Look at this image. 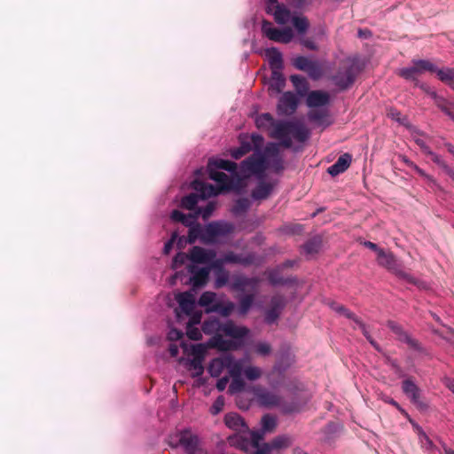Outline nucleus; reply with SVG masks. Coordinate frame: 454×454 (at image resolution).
Here are the masks:
<instances>
[{
  "label": "nucleus",
  "instance_id": "obj_45",
  "mask_svg": "<svg viewBox=\"0 0 454 454\" xmlns=\"http://www.w3.org/2000/svg\"><path fill=\"white\" fill-rule=\"evenodd\" d=\"M254 350L260 356H268L272 352V347L267 341H257L254 345Z\"/></svg>",
  "mask_w": 454,
  "mask_h": 454
},
{
  "label": "nucleus",
  "instance_id": "obj_52",
  "mask_svg": "<svg viewBox=\"0 0 454 454\" xmlns=\"http://www.w3.org/2000/svg\"><path fill=\"white\" fill-rule=\"evenodd\" d=\"M232 380L229 386V393L235 394L242 391L245 388V382L241 376H231Z\"/></svg>",
  "mask_w": 454,
  "mask_h": 454
},
{
  "label": "nucleus",
  "instance_id": "obj_17",
  "mask_svg": "<svg viewBox=\"0 0 454 454\" xmlns=\"http://www.w3.org/2000/svg\"><path fill=\"white\" fill-rule=\"evenodd\" d=\"M215 256V252L207 251L200 247H193L189 254V260L191 264L195 263H207L210 262Z\"/></svg>",
  "mask_w": 454,
  "mask_h": 454
},
{
  "label": "nucleus",
  "instance_id": "obj_57",
  "mask_svg": "<svg viewBox=\"0 0 454 454\" xmlns=\"http://www.w3.org/2000/svg\"><path fill=\"white\" fill-rule=\"evenodd\" d=\"M416 86L424 90L427 94H428L435 102V105L438 104V99H443L444 98L437 95L436 91L433 90L430 86L424 82H417Z\"/></svg>",
  "mask_w": 454,
  "mask_h": 454
},
{
  "label": "nucleus",
  "instance_id": "obj_31",
  "mask_svg": "<svg viewBox=\"0 0 454 454\" xmlns=\"http://www.w3.org/2000/svg\"><path fill=\"white\" fill-rule=\"evenodd\" d=\"M174 222L182 223L184 226L191 227L197 223V215L184 214L179 210H173L170 215Z\"/></svg>",
  "mask_w": 454,
  "mask_h": 454
},
{
  "label": "nucleus",
  "instance_id": "obj_54",
  "mask_svg": "<svg viewBox=\"0 0 454 454\" xmlns=\"http://www.w3.org/2000/svg\"><path fill=\"white\" fill-rule=\"evenodd\" d=\"M244 375L249 380H255L262 375V369L257 366H247L244 368Z\"/></svg>",
  "mask_w": 454,
  "mask_h": 454
},
{
  "label": "nucleus",
  "instance_id": "obj_30",
  "mask_svg": "<svg viewBox=\"0 0 454 454\" xmlns=\"http://www.w3.org/2000/svg\"><path fill=\"white\" fill-rule=\"evenodd\" d=\"M234 303L231 301H218L212 304L211 307L206 309L207 313H219L222 316L228 317L234 309Z\"/></svg>",
  "mask_w": 454,
  "mask_h": 454
},
{
  "label": "nucleus",
  "instance_id": "obj_6",
  "mask_svg": "<svg viewBox=\"0 0 454 454\" xmlns=\"http://www.w3.org/2000/svg\"><path fill=\"white\" fill-rule=\"evenodd\" d=\"M377 262L379 265L387 269L399 278L406 281L407 283L412 284L419 287H422V282L412 277L408 272L404 271L395 256L391 252L385 251L384 249L379 251V254L377 255Z\"/></svg>",
  "mask_w": 454,
  "mask_h": 454
},
{
  "label": "nucleus",
  "instance_id": "obj_18",
  "mask_svg": "<svg viewBox=\"0 0 454 454\" xmlns=\"http://www.w3.org/2000/svg\"><path fill=\"white\" fill-rule=\"evenodd\" d=\"M277 182L260 181L252 191L251 197L254 200H266L272 192Z\"/></svg>",
  "mask_w": 454,
  "mask_h": 454
},
{
  "label": "nucleus",
  "instance_id": "obj_15",
  "mask_svg": "<svg viewBox=\"0 0 454 454\" xmlns=\"http://www.w3.org/2000/svg\"><path fill=\"white\" fill-rule=\"evenodd\" d=\"M256 256L254 254H247L246 255L239 254L234 252H227L220 259L223 263H235L243 266H248L255 262Z\"/></svg>",
  "mask_w": 454,
  "mask_h": 454
},
{
  "label": "nucleus",
  "instance_id": "obj_33",
  "mask_svg": "<svg viewBox=\"0 0 454 454\" xmlns=\"http://www.w3.org/2000/svg\"><path fill=\"white\" fill-rule=\"evenodd\" d=\"M223 324L219 319L214 317L206 320L202 324V331L206 334H218L223 332Z\"/></svg>",
  "mask_w": 454,
  "mask_h": 454
},
{
  "label": "nucleus",
  "instance_id": "obj_26",
  "mask_svg": "<svg viewBox=\"0 0 454 454\" xmlns=\"http://www.w3.org/2000/svg\"><path fill=\"white\" fill-rule=\"evenodd\" d=\"M225 425L235 431H247L248 427L240 415L237 413H228L224 417Z\"/></svg>",
  "mask_w": 454,
  "mask_h": 454
},
{
  "label": "nucleus",
  "instance_id": "obj_7",
  "mask_svg": "<svg viewBox=\"0 0 454 454\" xmlns=\"http://www.w3.org/2000/svg\"><path fill=\"white\" fill-rule=\"evenodd\" d=\"M234 230V225L226 221L211 222L204 227L203 242L215 243L219 239L224 238Z\"/></svg>",
  "mask_w": 454,
  "mask_h": 454
},
{
  "label": "nucleus",
  "instance_id": "obj_42",
  "mask_svg": "<svg viewBox=\"0 0 454 454\" xmlns=\"http://www.w3.org/2000/svg\"><path fill=\"white\" fill-rule=\"evenodd\" d=\"M254 294H248L243 295L239 299V313L240 315H246L250 309L252 308L254 301Z\"/></svg>",
  "mask_w": 454,
  "mask_h": 454
},
{
  "label": "nucleus",
  "instance_id": "obj_61",
  "mask_svg": "<svg viewBox=\"0 0 454 454\" xmlns=\"http://www.w3.org/2000/svg\"><path fill=\"white\" fill-rule=\"evenodd\" d=\"M215 210V204L213 202H208L206 207H199L195 212L197 216L201 215L204 220L207 219Z\"/></svg>",
  "mask_w": 454,
  "mask_h": 454
},
{
  "label": "nucleus",
  "instance_id": "obj_60",
  "mask_svg": "<svg viewBox=\"0 0 454 454\" xmlns=\"http://www.w3.org/2000/svg\"><path fill=\"white\" fill-rule=\"evenodd\" d=\"M331 308L337 313L343 315L348 318L353 319L356 323V321H359L348 309H346L342 305L333 302L331 304Z\"/></svg>",
  "mask_w": 454,
  "mask_h": 454
},
{
  "label": "nucleus",
  "instance_id": "obj_5",
  "mask_svg": "<svg viewBox=\"0 0 454 454\" xmlns=\"http://www.w3.org/2000/svg\"><path fill=\"white\" fill-rule=\"evenodd\" d=\"M168 444L172 448H182L187 454H202L198 435L189 428L169 435Z\"/></svg>",
  "mask_w": 454,
  "mask_h": 454
},
{
  "label": "nucleus",
  "instance_id": "obj_63",
  "mask_svg": "<svg viewBox=\"0 0 454 454\" xmlns=\"http://www.w3.org/2000/svg\"><path fill=\"white\" fill-rule=\"evenodd\" d=\"M248 140L250 141L252 145V149L254 148L255 152H261L260 149L263 145L264 138L260 134H252L250 137H248Z\"/></svg>",
  "mask_w": 454,
  "mask_h": 454
},
{
  "label": "nucleus",
  "instance_id": "obj_32",
  "mask_svg": "<svg viewBox=\"0 0 454 454\" xmlns=\"http://www.w3.org/2000/svg\"><path fill=\"white\" fill-rule=\"evenodd\" d=\"M224 370H226L225 354L214 358L208 366V372L215 378L219 377Z\"/></svg>",
  "mask_w": 454,
  "mask_h": 454
},
{
  "label": "nucleus",
  "instance_id": "obj_34",
  "mask_svg": "<svg viewBox=\"0 0 454 454\" xmlns=\"http://www.w3.org/2000/svg\"><path fill=\"white\" fill-rule=\"evenodd\" d=\"M209 342L212 347L223 351H227L236 347L233 341L224 340L220 333L213 335Z\"/></svg>",
  "mask_w": 454,
  "mask_h": 454
},
{
  "label": "nucleus",
  "instance_id": "obj_55",
  "mask_svg": "<svg viewBox=\"0 0 454 454\" xmlns=\"http://www.w3.org/2000/svg\"><path fill=\"white\" fill-rule=\"evenodd\" d=\"M248 278L246 276H238L234 278L232 286L235 290L244 292L248 287Z\"/></svg>",
  "mask_w": 454,
  "mask_h": 454
},
{
  "label": "nucleus",
  "instance_id": "obj_37",
  "mask_svg": "<svg viewBox=\"0 0 454 454\" xmlns=\"http://www.w3.org/2000/svg\"><path fill=\"white\" fill-rule=\"evenodd\" d=\"M272 450L286 449L293 443V438L287 434H282L275 437L269 442Z\"/></svg>",
  "mask_w": 454,
  "mask_h": 454
},
{
  "label": "nucleus",
  "instance_id": "obj_64",
  "mask_svg": "<svg viewBox=\"0 0 454 454\" xmlns=\"http://www.w3.org/2000/svg\"><path fill=\"white\" fill-rule=\"evenodd\" d=\"M186 334L189 337V339L193 340H199L201 339L202 336L200 330L195 325H192V324H187Z\"/></svg>",
  "mask_w": 454,
  "mask_h": 454
},
{
  "label": "nucleus",
  "instance_id": "obj_21",
  "mask_svg": "<svg viewBox=\"0 0 454 454\" xmlns=\"http://www.w3.org/2000/svg\"><path fill=\"white\" fill-rule=\"evenodd\" d=\"M307 106L309 107L325 106L330 102V96L323 90H312L307 96Z\"/></svg>",
  "mask_w": 454,
  "mask_h": 454
},
{
  "label": "nucleus",
  "instance_id": "obj_2",
  "mask_svg": "<svg viewBox=\"0 0 454 454\" xmlns=\"http://www.w3.org/2000/svg\"><path fill=\"white\" fill-rule=\"evenodd\" d=\"M267 168L276 173H280L284 169L283 158L278 145L275 143H269L262 153L254 152L244 160L238 167V174L241 181L253 175L261 178Z\"/></svg>",
  "mask_w": 454,
  "mask_h": 454
},
{
  "label": "nucleus",
  "instance_id": "obj_46",
  "mask_svg": "<svg viewBox=\"0 0 454 454\" xmlns=\"http://www.w3.org/2000/svg\"><path fill=\"white\" fill-rule=\"evenodd\" d=\"M189 370L191 371L193 378L202 375L204 367L202 360L200 357H195L189 362Z\"/></svg>",
  "mask_w": 454,
  "mask_h": 454
},
{
  "label": "nucleus",
  "instance_id": "obj_8",
  "mask_svg": "<svg viewBox=\"0 0 454 454\" xmlns=\"http://www.w3.org/2000/svg\"><path fill=\"white\" fill-rule=\"evenodd\" d=\"M358 73V67L352 63L347 67H340L337 73L332 76V81L340 90H344L354 83Z\"/></svg>",
  "mask_w": 454,
  "mask_h": 454
},
{
  "label": "nucleus",
  "instance_id": "obj_14",
  "mask_svg": "<svg viewBox=\"0 0 454 454\" xmlns=\"http://www.w3.org/2000/svg\"><path fill=\"white\" fill-rule=\"evenodd\" d=\"M299 98L292 91L285 92L278 103V113L280 115H291L298 107Z\"/></svg>",
  "mask_w": 454,
  "mask_h": 454
},
{
  "label": "nucleus",
  "instance_id": "obj_40",
  "mask_svg": "<svg viewBox=\"0 0 454 454\" xmlns=\"http://www.w3.org/2000/svg\"><path fill=\"white\" fill-rule=\"evenodd\" d=\"M398 74L404 78L405 80H410L415 82V84L417 82H419L417 77L419 74H420L419 70L418 68V66L416 64H413L411 67H403L398 71Z\"/></svg>",
  "mask_w": 454,
  "mask_h": 454
},
{
  "label": "nucleus",
  "instance_id": "obj_53",
  "mask_svg": "<svg viewBox=\"0 0 454 454\" xmlns=\"http://www.w3.org/2000/svg\"><path fill=\"white\" fill-rule=\"evenodd\" d=\"M412 64H416L418 66V68H419L420 74H422L425 71L435 73L437 70V67L428 60H425V59L413 60Z\"/></svg>",
  "mask_w": 454,
  "mask_h": 454
},
{
  "label": "nucleus",
  "instance_id": "obj_44",
  "mask_svg": "<svg viewBox=\"0 0 454 454\" xmlns=\"http://www.w3.org/2000/svg\"><path fill=\"white\" fill-rule=\"evenodd\" d=\"M436 74L438 78L450 85L452 82H454V69L446 67V68H438L436 70Z\"/></svg>",
  "mask_w": 454,
  "mask_h": 454
},
{
  "label": "nucleus",
  "instance_id": "obj_25",
  "mask_svg": "<svg viewBox=\"0 0 454 454\" xmlns=\"http://www.w3.org/2000/svg\"><path fill=\"white\" fill-rule=\"evenodd\" d=\"M176 301L181 310L185 314L190 315L193 311L195 300L192 294L189 292L180 293L176 296Z\"/></svg>",
  "mask_w": 454,
  "mask_h": 454
},
{
  "label": "nucleus",
  "instance_id": "obj_38",
  "mask_svg": "<svg viewBox=\"0 0 454 454\" xmlns=\"http://www.w3.org/2000/svg\"><path fill=\"white\" fill-rule=\"evenodd\" d=\"M203 235H204V227H202L200 223H196L192 226L189 227L188 237L187 239H183L184 242L192 244L198 239L203 242Z\"/></svg>",
  "mask_w": 454,
  "mask_h": 454
},
{
  "label": "nucleus",
  "instance_id": "obj_36",
  "mask_svg": "<svg viewBox=\"0 0 454 454\" xmlns=\"http://www.w3.org/2000/svg\"><path fill=\"white\" fill-rule=\"evenodd\" d=\"M290 80L300 96L302 97L307 94L309 84L306 78L299 74H294L290 76Z\"/></svg>",
  "mask_w": 454,
  "mask_h": 454
},
{
  "label": "nucleus",
  "instance_id": "obj_24",
  "mask_svg": "<svg viewBox=\"0 0 454 454\" xmlns=\"http://www.w3.org/2000/svg\"><path fill=\"white\" fill-rule=\"evenodd\" d=\"M226 370L230 376H241L244 372V364L247 361L246 358L235 359L233 356L225 354Z\"/></svg>",
  "mask_w": 454,
  "mask_h": 454
},
{
  "label": "nucleus",
  "instance_id": "obj_9",
  "mask_svg": "<svg viewBox=\"0 0 454 454\" xmlns=\"http://www.w3.org/2000/svg\"><path fill=\"white\" fill-rule=\"evenodd\" d=\"M262 32L263 35L266 36L268 39L281 43H288L294 38V33L292 28L284 27L282 29H279L278 27H275L273 24L268 20L262 21Z\"/></svg>",
  "mask_w": 454,
  "mask_h": 454
},
{
  "label": "nucleus",
  "instance_id": "obj_19",
  "mask_svg": "<svg viewBox=\"0 0 454 454\" xmlns=\"http://www.w3.org/2000/svg\"><path fill=\"white\" fill-rule=\"evenodd\" d=\"M402 388L403 393L410 398L411 402L419 407H422L423 403L420 400V390L411 380L403 381Z\"/></svg>",
  "mask_w": 454,
  "mask_h": 454
},
{
  "label": "nucleus",
  "instance_id": "obj_59",
  "mask_svg": "<svg viewBox=\"0 0 454 454\" xmlns=\"http://www.w3.org/2000/svg\"><path fill=\"white\" fill-rule=\"evenodd\" d=\"M312 60L304 56H297L293 60V65L299 70L306 71Z\"/></svg>",
  "mask_w": 454,
  "mask_h": 454
},
{
  "label": "nucleus",
  "instance_id": "obj_23",
  "mask_svg": "<svg viewBox=\"0 0 454 454\" xmlns=\"http://www.w3.org/2000/svg\"><path fill=\"white\" fill-rule=\"evenodd\" d=\"M216 170L223 169L230 172L231 175L238 173V165L237 163L223 160V159H210L207 164V170Z\"/></svg>",
  "mask_w": 454,
  "mask_h": 454
},
{
  "label": "nucleus",
  "instance_id": "obj_39",
  "mask_svg": "<svg viewBox=\"0 0 454 454\" xmlns=\"http://www.w3.org/2000/svg\"><path fill=\"white\" fill-rule=\"evenodd\" d=\"M308 117L309 121H314L317 124H329V122H326V119L328 117V111L326 109L310 110L308 114Z\"/></svg>",
  "mask_w": 454,
  "mask_h": 454
},
{
  "label": "nucleus",
  "instance_id": "obj_20",
  "mask_svg": "<svg viewBox=\"0 0 454 454\" xmlns=\"http://www.w3.org/2000/svg\"><path fill=\"white\" fill-rule=\"evenodd\" d=\"M222 333L234 340H240L248 335L249 330L245 326H238L233 322L227 321L223 324Z\"/></svg>",
  "mask_w": 454,
  "mask_h": 454
},
{
  "label": "nucleus",
  "instance_id": "obj_50",
  "mask_svg": "<svg viewBox=\"0 0 454 454\" xmlns=\"http://www.w3.org/2000/svg\"><path fill=\"white\" fill-rule=\"evenodd\" d=\"M305 72L314 80L319 79L323 74L322 67L317 61H311Z\"/></svg>",
  "mask_w": 454,
  "mask_h": 454
},
{
  "label": "nucleus",
  "instance_id": "obj_47",
  "mask_svg": "<svg viewBox=\"0 0 454 454\" xmlns=\"http://www.w3.org/2000/svg\"><path fill=\"white\" fill-rule=\"evenodd\" d=\"M215 302H217V301L216 294L214 292H204L199 299V304L206 309L211 307Z\"/></svg>",
  "mask_w": 454,
  "mask_h": 454
},
{
  "label": "nucleus",
  "instance_id": "obj_43",
  "mask_svg": "<svg viewBox=\"0 0 454 454\" xmlns=\"http://www.w3.org/2000/svg\"><path fill=\"white\" fill-rule=\"evenodd\" d=\"M202 199L200 196V192L197 193H190L189 195L184 196L181 200V207L189 210H192L195 207V206L198 204L199 200Z\"/></svg>",
  "mask_w": 454,
  "mask_h": 454
},
{
  "label": "nucleus",
  "instance_id": "obj_3",
  "mask_svg": "<svg viewBox=\"0 0 454 454\" xmlns=\"http://www.w3.org/2000/svg\"><path fill=\"white\" fill-rule=\"evenodd\" d=\"M209 178L214 180L216 186L211 184H206L200 180H194L192 183V188L197 192H200L203 199L216 196L223 192L238 190L240 186V177L238 173L229 177L225 173L216 170H207Z\"/></svg>",
  "mask_w": 454,
  "mask_h": 454
},
{
  "label": "nucleus",
  "instance_id": "obj_62",
  "mask_svg": "<svg viewBox=\"0 0 454 454\" xmlns=\"http://www.w3.org/2000/svg\"><path fill=\"white\" fill-rule=\"evenodd\" d=\"M187 261H190L189 254H187L185 253H177L173 259L172 268L174 270H176L179 267H181L182 265H184Z\"/></svg>",
  "mask_w": 454,
  "mask_h": 454
},
{
  "label": "nucleus",
  "instance_id": "obj_11",
  "mask_svg": "<svg viewBox=\"0 0 454 454\" xmlns=\"http://www.w3.org/2000/svg\"><path fill=\"white\" fill-rule=\"evenodd\" d=\"M264 2L266 12L272 15L278 24L285 25L290 20L291 12L284 4H279L278 0H264Z\"/></svg>",
  "mask_w": 454,
  "mask_h": 454
},
{
  "label": "nucleus",
  "instance_id": "obj_48",
  "mask_svg": "<svg viewBox=\"0 0 454 454\" xmlns=\"http://www.w3.org/2000/svg\"><path fill=\"white\" fill-rule=\"evenodd\" d=\"M292 23L300 34H304L309 28V21L304 16L293 17Z\"/></svg>",
  "mask_w": 454,
  "mask_h": 454
},
{
  "label": "nucleus",
  "instance_id": "obj_58",
  "mask_svg": "<svg viewBox=\"0 0 454 454\" xmlns=\"http://www.w3.org/2000/svg\"><path fill=\"white\" fill-rule=\"evenodd\" d=\"M269 281L272 286L285 285L287 283V280L281 277L278 270H273L269 272Z\"/></svg>",
  "mask_w": 454,
  "mask_h": 454
},
{
  "label": "nucleus",
  "instance_id": "obj_56",
  "mask_svg": "<svg viewBox=\"0 0 454 454\" xmlns=\"http://www.w3.org/2000/svg\"><path fill=\"white\" fill-rule=\"evenodd\" d=\"M250 206H251V203L247 198L239 199L235 203V206L233 207V212L235 214L244 213L250 207Z\"/></svg>",
  "mask_w": 454,
  "mask_h": 454
},
{
  "label": "nucleus",
  "instance_id": "obj_49",
  "mask_svg": "<svg viewBox=\"0 0 454 454\" xmlns=\"http://www.w3.org/2000/svg\"><path fill=\"white\" fill-rule=\"evenodd\" d=\"M412 132L411 136L415 143L420 147V149L423 151L424 153L427 154L430 152V147L427 145L424 139H422L420 137L423 135V133L419 132L413 127H411Z\"/></svg>",
  "mask_w": 454,
  "mask_h": 454
},
{
  "label": "nucleus",
  "instance_id": "obj_1",
  "mask_svg": "<svg viewBox=\"0 0 454 454\" xmlns=\"http://www.w3.org/2000/svg\"><path fill=\"white\" fill-rule=\"evenodd\" d=\"M258 129L269 131L271 138L279 141L286 148H291L293 138L303 143L309 137V130L300 121H275L270 114L265 113L258 115L255 119Z\"/></svg>",
  "mask_w": 454,
  "mask_h": 454
},
{
  "label": "nucleus",
  "instance_id": "obj_16",
  "mask_svg": "<svg viewBox=\"0 0 454 454\" xmlns=\"http://www.w3.org/2000/svg\"><path fill=\"white\" fill-rule=\"evenodd\" d=\"M295 363V356L293 351L287 348L281 350L278 359L274 365V370L283 373Z\"/></svg>",
  "mask_w": 454,
  "mask_h": 454
},
{
  "label": "nucleus",
  "instance_id": "obj_41",
  "mask_svg": "<svg viewBox=\"0 0 454 454\" xmlns=\"http://www.w3.org/2000/svg\"><path fill=\"white\" fill-rule=\"evenodd\" d=\"M321 239L318 237L309 239L302 247L303 252L308 255L317 254L321 248Z\"/></svg>",
  "mask_w": 454,
  "mask_h": 454
},
{
  "label": "nucleus",
  "instance_id": "obj_4",
  "mask_svg": "<svg viewBox=\"0 0 454 454\" xmlns=\"http://www.w3.org/2000/svg\"><path fill=\"white\" fill-rule=\"evenodd\" d=\"M254 398L260 406L265 408H279L285 414L298 412L301 411V405L297 402L287 403L274 391L265 387H255L253 389Z\"/></svg>",
  "mask_w": 454,
  "mask_h": 454
},
{
  "label": "nucleus",
  "instance_id": "obj_29",
  "mask_svg": "<svg viewBox=\"0 0 454 454\" xmlns=\"http://www.w3.org/2000/svg\"><path fill=\"white\" fill-rule=\"evenodd\" d=\"M239 141H240V145L237 148L231 149L230 152L231 156L235 160L240 159L245 154H247L250 151H252V145H251L250 141L248 140L247 136H245V135L240 136Z\"/></svg>",
  "mask_w": 454,
  "mask_h": 454
},
{
  "label": "nucleus",
  "instance_id": "obj_13",
  "mask_svg": "<svg viewBox=\"0 0 454 454\" xmlns=\"http://www.w3.org/2000/svg\"><path fill=\"white\" fill-rule=\"evenodd\" d=\"M266 433L262 429L257 431L249 432V438H244L243 436H231L229 437V442L231 444H238L242 450H247L249 447L258 448L260 442L263 439Z\"/></svg>",
  "mask_w": 454,
  "mask_h": 454
},
{
  "label": "nucleus",
  "instance_id": "obj_51",
  "mask_svg": "<svg viewBox=\"0 0 454 454\" xmlns=\"http://www.w3.org/2000/svg\"><path fill=\"white\" fill-rule=\"evenodd\" d=\"M277 426L276 418L266 414L262 418V430L265 433L271 432Z\"/></svg>",
  "mask_w": 454,
  "mask_h": 454
},
{
  "label": "nucleus",
  "instance_id": "obj_22",
  "mask_svg": "<svg viewBox=\"0 0 454 454\" xmlns=\"http://www.w3.org/2000/svg\"><path fill=\"white\" fill-rule=\"evenodd\" d=\"M352 156L349 153L340 155L334 164L327 168V173L332 176H336L346 171L350 166Z\"/></svg>",
  "mask_w": 454,
  "mask_h": 454
},
{
  "label": "nucleus",
  "instance_id": "obj_10",
  "mask_svg": "<svg viewBox=\"0 0 454 454\" xmlns=\"http://www.w3.org/2000/svg\"><path fill=\"white\" fill-rule=\"evenodd\" d=\"M287 303L286 298L281 294H275L270 299L269 307L264 310V322L267 325L277 323Z\"/></svg>",
  "mask_w": 454,
  "mask_h": 454
},
{
  "label": "nucleus",
  "instance_id": "obj_27",
  "mask_svg": "<svg viewBox=\"0 0 454 454\" xmlns=\"http://www.w3.org/2000/svg\"><path fill=\"white\" fill-rule=\"evenodd\" d=\"M286 85V79L281 71H271V77L269 82V90L271 93L278 94Z\"/></svg>",
  "mask_w": 454,
  "mask_h": 454
},
{
  "label": "nucleus",
  "instance_id": "obj_35",
  "mask_svg": "<svg viewBox=\"0 0 454 454\" xmlns=\"http://www.w3.org/2000/svg\"><path fill=\"white\" fill-rule=\"evenodd\" d=\"M388 326L389 328L395 333H396L400 340L403 342H406L407 344H409L411 347L414 348H418V343L415 340H413L408 333H406L405 332H403L402 330V328L396 325L395 322H388Z\"/></svg>",
  "mask_w": 454,
  "mask_h": 454
},
{
  "label": "nucleus",
  "instance_id": "obj_12",
  "mask_svg": "<svg viewBox=\"0 0 454 454\" xmlns=\"http://www.w3.org/2000/svg\"><path fill=\"white\" fill-rule=\"evenodd\" d=\"M187 270L190 273L189 282L193 290L203 287L207 284L210 273L209 267H199L195 264H189Z\"/></svg>",
  "mask_w": 454,
  "mask_h": 454
},
{
  "label": "nucleus",
  "instance_id": "obj_28",
  "mask_svg": "<svg viewBox=\"0 0 454 454\" xmlns=\"http://www.w3.org/2000/svg\"><path fill=\"white\" fill-rule=\"evenodd\" d=\"M266 57L271 71L279 70L283 68V57L282 53L277 48H270L266 50Z\"/></svg>",
  "mask_w": 454,
  "mask_h": 454
}]
</instances>
